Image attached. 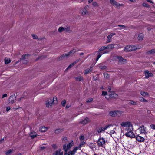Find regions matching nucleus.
<instances>
[{
	"label": "nucleus",
	"mask_w": 155,
	"mask_h": 155,
	"mask_svg": "<svg viewBox=\"0 0 155 155\" xmlns=\"http://www.w3.org/2000/svg\"><path fill=\"white\" fill-rule=\"evenodd\" d=\"M142 46L141 45L140 46L134 45H127L124 48V50L126 52L130 51L135 50L137 49H139Z\"/></svg>",
	"instance_id": "f257e3e1"
},
{
	"label": "nucleus",
	"mask_w": 155,
	"mask_h": 155,
	"mask_svg": "<svg viewBox=\"0 0 155 155\" xmlns=\"http://www.w3.org/2000/svg\"><path fill=\"white\" fill-rule=\"evenodd\" d=\"M120 125L122 127H125L126 131L128 130H130L133 127L131 123L129 121L123 122L120 124Z\"/></svg>",
	"instance_id": "f03ea898"
},
{
	"label": "nucleus",
	"mask_w": 155,
	"mask_h": 155,
	"mask_svg": "<svg viewBox=\"0 0 155 155\" xmlns=\"http://www.w3.org/2000/svg\"><path fill=\"white\" fill-rule=\"evenodd\" d=\"M57 97H51L45 102V104L47 107H49L52 105L53 103L57 102Z\"/></svg>",
	"instance_id": "7ed1b4c3"
},
{
	"label": "nucleus",
	"mask_w": 155,
	"mask_h": 155,
	"mask_svg": "<svg viewBox=\"0 0 155 155\" xmlns=\"http://www.w3.org/2000/svg\"><path fill=\"white\" fill-rule=\"evenodd\" d=\"M74 145L73 141H72L68 143H65L63 145V149L65 151V154L67 153L68 150H69Z\"/></svg>",
	"instance_id": "20e7f679"
},
{
	"label": "nucleus",
	"mask_w": 155,
	"mask_h": 155,
	"mask_svg": "<svg viewBox=\"0 0 155 155\" xmlns=\"http://www.w3.org/2000/svg\"><path fill=\"white\" fill-rule=\"evenodd\" d=\"M97 144L100 147H104L105 144V141L103 137H100L97 140Z\"/></svg>",
	"instance_id": "39448f33"
},
{
	"label": "nucleus",
	"mask_w": 155,
	"mask_h": 155,
	"mask_svg": "<svg viewBox=\"0 0 155 155\" xmlns=\"http://www.w3.org/2000/svg\"><path fill=\"white\" fill-rule=\"evenodd\" d=\"M133 127L132 128V129L130 130H126L127 132L125 133V135L127 137L130 138H134V137L135 134L133 132Z\"/></svg>",
	"instance_id": "423d86ee"
},
{
	"label": "nucleus",
	"mask_w": 155,
	"mask_h": 155,
	"mask_svg": "<svg viewBox=\"0 0 155 155\" xmlns=\"http://www.w3.org/2000/svg\"><path fill=\"white\" fill-rule=\"evenodd\" d=\"M138 130H139L141 133H144L145 134L147 133V131L146 128L143 125L138 128Z\"/></svg>",
	"instance_id": "0eeeda50"
},
{
	"label": "nucleus",
	"mask_w": 155,
	"mask_h": 155,
	"mask_svg": "<svg viewBox=\"0 0 155 155\" xmlns=\"http://www.w3.org/2000/svg\"><path fill=\"white\" fill-rule=\"evenodd\" d=\"M29 55L26 54L23 55L21 58V59L23 60V62L24 64H26L28 61V58L29 57Z\"/></svg>",
	"instance_id": "6e6552de"
},
{
	"label": "nucleus",
	"mask_w": 155,
	"mask_h": 155,
	"mask_svg": "<svg viewBox=\"0 0 155 155\" xmlns=\"http://www.w3.org/2000/svg\"><path fill=\"white\" fill-rule=\"evenodd\" d=\"M110 2L111 4L116 7H118L122 5V4L117 3L114 0H110Z\"/></svg>",
	"instance_id": "1a4fd4ad"
},
{
	"label": "nucleus",
	"mask_w": 155,
	"mask_h": 155,
	"mask_svg": "<svg viewBox=\"0 0 155 155\" xmlns=\"http://www.w3.org/2000/svg\"><path fill=\"white\" fill-rule=\"evenodd\" d=\"M136 140L139 142H143L145 140V138L141 136L137 135L136 136Z\"/></svg>",
	"instance_id": "9d476101"
},
{
	"label": "nucleus",
	"mask_w": 155,
	"mask_h": 155,
	"mask_svg": "<svg viewBox=\"0 0 155 155\" xmlns=\"http://www.w3.org/2000/svg\"><path fill=\"white\" fill-rule=\"evenodd\" d=\"M111 126V125H108L105 126L104 127L100 128L98 129L97 130V132L98 133H100L102 131H104L105 130L107 129V128Z\"/></svg>",
	"instance_id": "9b49d317"
},
{
	"label": "nucleus",
	"mask_w": 155,
	"mask_h": 155,
	"mask_svg": "<svg viewBox=\"0 0 155 155\" xmlns=\"http://www.w3.org/2000/svg\"><path fill=\"white\" fill-rule=\"evenodd\" d=\"M144 74L145 76V78H147L152 77L153 76V74L151 72H149L148 71H144Z\"/></svg>",
	"instance_id": "f8f14e48"
},
{
	"label": "nucleus",
	"mask_w": 155,
	"mask_h": 155,
	"mask_svg": "<svg viewBox=\"0 0 155 155\" xmlns=\"http://www.w3.org/2000/svg\"><path fill=\"white\" fill-rule=\"evenodd\" d=\"M115 35V33H112L109 35L107 37V40L106 41L107 43H109L111 41L112 37Z\"/></svg>",
	"instance_id": "ddd939ff"
},
{
	"label": "nucleus",
	"mask_w": 155,
	"mask_h": 155,
	"mask_svg": "<svg viewBox=\"0 0 155 155\" xmlns=\"http://www.w3.org/2000/svg\"><path fill=\"white\" fill-rule=\"evenodd\" d=\"M63 152L60 149H58L57 150L54 152L53 155H63Z\"/></svg>",
	"instance_id": "4468645a"
},
{
	"label": "nucleus",
	"mask_w": 155,
	"mask_h": 155,
	"mask_svg": "<svg viewBox=\"0 0 155 155\" xmlns=\"http://www.w3.org/2000/svg\"><path fill=\"white\" fill-rule=\"evenodd\" d=\"M49 128L48 127H42L40 128L39 130L40 131L43 132L46 131Z\"/></svg>",
	"instance_id": "2eb2a0df"
},
{
	"label": "nucleus",
	"mask_w": 155,
	"mask_h": 155,
	"mask_svg": "<svg viewBox=\"0 0 155 155\" xmlns=\"http://www.w3.org/2000/svg\"><path fill=\"white\" fill-rule=\"evenodd\" d=\"M89 121V119L87 118H85L83 120L80 121V123H81L83 124H85L87 123Z\"/></svg>",
	"instance_id": "dca6fc26"
},
{
	"label": "nucleus",
	"mask_w": 155,
	"mask_h": 155,
	"mask_svg": "<svg viewBox=\"0 0 155 155\" xmlns=\"http://www.w3.org/2000/svg\"><path fill=\"white\" fill-rule=\"evenodd\" d=\"M117 58L118 59L119 61L121 63H124L126 62V60L124 59L121 57H118Z\"/></svg>",
	"instance_id": "f3484780"
},
{
	"label": "nucleus",
	"mask_w": 155,
	"mask_h": 155,
	"mask_svg": "<svg viewBox=\"0 0 155 155\" xmlns=\"http://www.w3.org/2000/svg\"><path fill=\"white\" fill-rule=\"evenodd\" d=\"M107 52H107L105 51H104L102 52H100V53H99V54H98V56H97V59H96L97 61L100 58L101 56L103 54H105V53H107Z\"/></svg>",
	"instance_id": "a211bd4d"
},
{
	"label": "nucleus",
	"mask_w": 155,
	"mask_h": 155,
	"mask_svg": "<svg viewBox=\"0 0 155 155\" xmlns=\"http://www.w3.org/2000/svg\"><path fill=\"white\" fill-rule=\"evenodd\" d=\"M81 12L83 15H86L87 14V11L85 8L81 9Z\"/></svg>",
	"instance_id": "6ab92c4d"
},
{
	"label": "nucleus",
	"mask_w": 155,
	"mask_h": 155,
	"mask_svg": "<svg viewBox=\"0 0 155 155\" xmlns=\"http://www.w3.org/2000/svg\"><path fill=\"white\" fill-rule=\"evenodd\" d=\"M115 45V44H109L107 46V49H112L114 48Z\"/></svg>",
	"instance_id": "aec40b11"
},
{
	"label": "nucleus",
	"mask_w": 155,
	"mask_h": 155,
	"mask_svg": "<svg viewBox=\"0 0 155 155\" xmlns=\"http://www.w3.org/2000/svg\"><path fill=\"white\" fill-rule=\"evenodd\" d=\"M15 100V97H9V103L12 104Z\"/></svg>",
	"instance_id": "412c9836"
},
{
	"label": "nucleus",
	"mask_w": 155,
	"mask_h": 155,
	"mask_svg": "<svg viewBox=\"0 0 155 155\" xmlns=\"http://www.w3.org/2000/svg\"><path fill=\"white\" fill-rule=\"evenodd\" d=\"M137 38L139 41H141L142 40L143 38V36L142 34H139Z\"/></svg>",
	"instance_id": "4be33fe9"
},
{
	"label": "nucleus",
	"mask_w": 155,
	"mask_h": 155,
	"mask_svg": "<svg viewBox=\"0 0 155 155\" xmlns=\"http://www.w3.org/2000/svg\"><path fill=\"white\" fill-rule=\"evenodd\" d=\"M141 94L143 96L148 97L149 96L148 94L145 92H141Z\"/></svg>",
	"instance_id": "5701e85b"
},
{
	"label": "nucleus",
	"mask_w": 155,
	"mask_h": 155,
	"mask_svg": "<svg viewBox=\"0 0 155 155\" xmlns=\"http://www.w3.org/2000/svg\"><path fill=\"white\" fill-rule=\"evenodd\" d=\"M79 139L81 141H86V140H87L85 138L84 136L83 135L80 136L79 137Z\"/></svg>",
	"instance_id": "b1692460"
},
{
	"label": "nucleus",
	"mask_w": 155,
	"mask_h": 155,
	"mask_svg": "<svg viewBox=\"0 0 155 155\" xmlns=\"http://www.w3.org/2000/svg\"><path fill=\"white\" fill-rule=\"evenodd\" d=\"M92 70V67H91L89 68L86 70L85 71V74H87L89 73Z\"/></svg>",
	"instance_id": "393cba45"
},
{
	"label": "nucleus",
	"mask_w": 155,
	"mask_h": 155,
	"mask_svg": "<svg viewBox=\"0 0 155 155\" xmlns=\"http://www.w3.org/2000/svg\"><path fill=\"white\" fill-rule=\"evenodd\" d=\"M110 115L112 117H114L116 116V111H112L110 112Z\"/></svg>",
	"instance_id": "a878e982"
},
{
	"label": "nucleus",
	"mask_w": 155,
	"mask_h": 155,
	"mask_svg": "<svg viewBox=\"0 0 155 155\" xmlns=\"http://www.w3.org/2000/svg\"><path fill=\"white\" fill-rule=\"evenodd\" d=\"M76 51V50L75 49H73L71 51L69 52L68 53L69 54V55L71 56Z\"/></svg>",
	"instance_id": "bb28decb"
},
{
	"label": "nucleus",
	"mask_w": 155,
	"mask_h": 155,
	"mask_svg": "<svg viewBox=\"0 0 155 155\" xmlns=\"http://www.w3.org/2000/svg\"><path fill=\"white\" fill-rule=\"evenodd\" d=\"M78 149H79V147H74L73 148V150L71 151H72L73 153L75 154V153H76Z\"/></svg>",
	"instance_id": "cd10ccee"
},
{
	"label": "nucleus",
	"mask_w": 155,
	"mask_h": 155,
	"mask_svg": "<svg viewBox=\"0 0 155 155\" xmlns=\"http://www.w3.org/2000/svg\"><path fill=\"white\" fill-rule=\"evenodd\" d=\"M86 144V143L84 141H81V143L79 145L78 147L79 148H80L82 147L84 145Z\"/></svg>",
	"instance_id": "c85d7f7f"
},
{
	"label": "nucleus",
	"mask_w": 155,
	"mask_h": 155,
	"mask_svg": "<svg viewBox=\"0 0 155 155\" xmlns=\"http://www.w3.org/2000/svg\"><path fill=\"white\" fill-rule=\"evenodd\" d=\"M10 61H11L10 59L6 58L5 59V62L6 64H7L9 63Z\"/></svg>",
	"instance_id": "c756f323"
},
{
	"label": "nucleus",
	"mask_w": 155,
	"mask_h": 155,
	"mask_svg": "<svg viewBox=\"0 0 155 155\" xmlns=\"http://www.w3.org/2000/svg\"><path fill=\"white\" fill-rule=\"evenodd\" d=\"M31 35H32V36L33 38H34V39H37L39 40H40L41 39V38H38L37 35L35 34H32Z\"/></svg>",
	"instance_id": "7c9ffc66"
},
{
	"label": "nucleus",
	"mask_w": 155,
	"mask_h": 155,
	"mask_svg": "<svg viewBox=\"0 0 155 155\" xmlns=\"http://www.w3.org/2000/svg\"><path fill=\"white\" fill-rule=\"evenodd\" d=\"M129 103L131 104L134 105H136L137 104L136 102L132 100L129 101Z\"/></svg>",
	"instance_id": "2f4dec72"
},
{
	"label": "nucleus",
	"mask_w": 155,
	"mask_h": 155,
	"mask_svg": "<svg viewBox=\"0 0 155 155\" xmlns=\"http://www.w3.org/2000/svg\"><path fill=\"white\" fill-rule=\"evenodd\" d=\"M12 152V151L11 150H9L5 151V153L6 155H9Z\"/></svg>",
	"instance_id": "473e14b6"
},
{
	"label": "nucleus",
	"mask_w": 155,
	"mask_h": 155,
	"mask_svg": "<svg viewBox=\"0 0 155 155\" xmlns=\"http://www.w3.org/2000/svg\"><path fill=\"white\" fill-rule=\"evenodd\" d=\"M77 62H76V61H75V62H74L73 63H72L67 68V69H66V70H68V69H69V68H70L71 67H72V66H74V65L75 64H76V63H77Z\"/></svg>",
	"instance_id": "72a5a7b5"
},
{
	"label": "nucleus",
	"mask_w": 155,
	"mask_h": 155,
	"mask_svg": "<svg viewBox=\"0 0 155 155\" xmlns=\"http://www.w3.org/2000/svg\"><path fill=\"white\" fill-rule=\"evenodd\" d=\"M116 116H117L118 117H119L120 116L122 112L120 111H116Z\"/></svg>",
	"instance_id": "f704fd0d"
},
{
	"label": "nucleus",
	"mask_w": 155,
	"mask_h": 155,
	"mask_svg": "<svg viewBox=\"0 0 155 155\" xmlns=\"http://www.w3.org/2000/svg\"><path fill=\"white\" fill-rule=\"evenodd\" d=\"M64 31V28L62 27H60L58 29V31L59 32H61Z\"/></svg>",
	"instance_id": "c9c22d12"
},
{
	"label": "nucleus",
	"mask_w": 155,
	"mask_h": 155,
	"mask_svg": "<svg viewBox=\"0 0 155 155\" xmlns=\"http://www.w3.org/2000/svg\"><path fill=\"white\" fill-rule=\"evenodd\" d=\"M64 28V31L66 32H69L70 31V27L69 26H66Z\"/></svg>",
	"instance_id": "e433bc0d"
},
{
	"label": "nucleus",
	"mask_w": 155,
	"mask_h": 155,
	"mask_svg": "<svg viewBox=\"0 0 155 155\" xmlns=\"http://www.w3.org/2000/svg\"><path fill=\"white\" fill-rule=\"evenodd\" d=\"M99 67H100V68L101 69H105L106 67V66L102 64H101L99 66Z\"/></svg>",
	"instance_id": "4c0bfd02"
},
{
	"label": "nucleus",
	"mask_w": 155,
	"mask_h": 155,
	"mask_svg": "<svg viewBox=\"0 0 155 155\" xmlns=\"http://www.w3.org/2000/svg\"><path fill=\"white\" fill-rule=\"evenodd\" d=\"M76 79L77 81H81L83 80V78L81 76H79L78 77H76L75 78Z\"/></svg>",
	"instance_id": "58836bf2"
},
{
	"label": "nucleus",
	"mask_w": 155,
	"mask_h": 155,
	"mask_svg": "<svg viewBox=\"0 0 155 155\" xmlns=\"http://www.w3.org/2000/svg\"><path fill=\"white\" fill-rule=\"evenodd\" d=\"M107 49V46H103L100 48L99 49V51H103Z\"/></svg>",
	"instance_id": "ea45409f"
},
{
	"label": "nucleus",
	"mask_w": 155,
	"mask_h": 155,
	"mask_svg": "<svg viewBox=\"0 0 155 155\" xmlns=\"http://www.w3.org/2000/svg\"><path fill=\"white\" fill-rule=\"evenodd\" d=\"M110 97H116L117 96V94L114 93H113L112 94H109Z\"/></svg>",
	"instance_id": "a19ab883"
},
{
	"label": "nucleus",
	"mask_w": 155,
	"mask_h": 155,
	"mask_svg": "<svg viewBox=\"0 0 155 155\" xmlns=\"http://www.w3.org/2000/svg\"><path fill=\"white\" fill-rule=\"evenodd\" d=\"M155 53V49L151 50L147 52L148 54H151Z\"/></svg>",
	"instance_id": "79ce46f5"
},
{
	"label": "nucleus",
	"mask_w": 155,
	"mask_h": 155,
	"mask_svg": "<svg viewBox=\"0 0 155 155\" xmlns=\"http://www.w3.org/2000/svg\"><path fill=\"white\" fill-rule=\"evenodd\" d=\"M68 56H69V54L68 53L67 54H63L61 56V58H64L66 57H68Z\"/></svg>",
	"instance_id": "37998d69"
},
{
	"label": "nucleus",
	"mask_w": 155,
	"mask_h": 155,
	"mask_svg": "<svg viewBox=\"0 0 155 155\" xmlns=\"http://www.w3.org/2000/svg\"><path fill=\"white\" fill-rule=\"evenodd\" d=\"M104 78H108L109 77V75L107 73H104Z\"/></svg>",
	"instance_id": "c03bdc74"
},
{
	"label": "nucleus",
	"mask_w": 155,
	"mask_h": 155,
	"mask_svg": "<svg viewBox=\"0 0 155 155\" xmlns=\"http://www.w3.org/2000/svg\"><path fill=\"white\" fill-rule=\"evenodd\" d=\"M92 5L94 7H98L99 6L98 3L96 2H93L92 3Z\"/></svg>",
	"instance_id": "a18cd8bd"
},
{
	"label": "nucleus",
	"mask_w": 155,
	"mask_h": 155,
	"mask_svg": "<svg viewBox=\"0 0 155 155\" xmlns=\"http://www.w3.org/2000/svg\"><path fill=\"white\" fill-rule=\"evenodd\" d=\"M115 45H117V47H116L117 48H121L123 47V46L120 44H115Z\"/></svg>",
	"instance_id": "49530a36"
},
{
	"label": "nucleus",
	"mask_w": 155,
	"mask_h": 155,
	"mask_svg": "<svg viewBox=\"0 0 155 155\" xmlns=\"http://www.w3.org/2000/svg\"><path fill=\"white\" fill-rule=\"evenodd\" d=\"M62 130L61 129H56V130H55V132L56 134H58L59 133L61 132V131Z\"/></svg>",
	"instance_id": "de8ad7c7"
},
{
	"label": "nucleus",
	"mask_w": 155,
	"mask_h": 155,
	"mask_svg": "<svg viewBox=\"0 0 155 155\" xmlns=\"http://www.w3.org/2000/svg\"><path fill=\"white\" fill-rule=\"evenodd\" d=\"M17 96V93H16L15 94V93H12L10 97H16Z\"/></svg>",
	"instance_id": "09e8293b"
},
{
	"label": "nucleus",
	"mask_w": 155,
	"mask_h": 155,
	"mask_svg": "<svg viewBox=\"0 0 155 155\" xmlns=\"http://www.w3.org/2000/svg\"><path fill=\"white\" fill-rule=\"evenodd\" d=\"M66 101L65 100H63L61 102V104L63 106H64L65 105Z\"/></svg>",
	"instance_id": "8fccbe9b"
},
{
	"label": "nucleus",
	"mask_w": 155,
	"mask_h": 155,
	"mask_svg": "<svg viewBox=\"0 0 155 155\" xmlns=\"http://www.w3.org/2000/svg\"><path fill=\"white\" fill-rule=\"evenodd\" d=\"M141 99H140V100L141 101H143L144 102H147V101L144 99V97H140Z\"/></svg>",
	"instance_id": "3c124183"
},
{
	"label": "nucleus",
	"mask_w": 155,
	"mask_h": 155,
	"mask_svg": "<svg viewBox=\"0 0 155 155\" xmlns=\"http://www.w3.org/2000/svg\"><path fill=\"white\" fill-rule=\"evenodd\" d=\"M93 100V99L92 97H90L88 99H87L86 101L87 102H89Z\"/></svg>",
	"instance_id": "603ef678"
},
{
	"label": "nucleus",
	"mask_w": 155,
	"mask_h": 155,
	"mask_svg": "<svg viewBox=\"0 0 155 155\" xmlns=\"http://www.w3.org/2000/svg\"><path fill=\"white\" fill-rule=\"evenodd\" d=\"M31 137L32 138H34L36 136V134L35 133H34V134H31L30 135Z\"/></svg>",
	"instance_id": "864d4df0"
},
{
	"label": "nucleus",
	"mask_w": 155,
	"mask_h": 155,
	"mask_svg": "<svg viewBox=\"0 0 155 155\" xmlns=\"http://www.w3.org/2000/svg\"><path fill=\"white\" fill-rule=\"evenodd\" d=\"M143 6L146 7H149V5L146 3H143Z\"/></svg>",
	"instance_id": "5fc2aeb1"
},
{
	"label": "nucleus",
	"mask_w": 155,
	"mask_h": 155,
	"mask_svg": "<svg viewBox=\"0 0 155 155\" xmlns=\"http://www.w3.org/2000/svg\"><path fill=\"white\" fill-rule=\"evenodd\" d=\"M74 154L73 153L72 151H69L68 153V155H73Z\"/></svg>",
	"instance_id": "6e6d98bb"
},
{
	"label": "nucleus",
	"mask_w": 155,
	"mask_h": 155,
	"mask_svg": "<svg viewBox=\"0 0 155 155\" xmlns=\"http://www.w3.org/2000/svg\"><path fill=\"white\" fill-rule=\"evenodd\" d=\"M107 92L106 91H102V95L103 96H105L107 95Z\"/></svg>",
	"instance_id": "4d7b16f0"
},
{
	"label": "nucleus",
	"mask_w": 155,
	"mask_h": 155,
	"mask_svg": "<svg viewBox=\"0 0 155 155\" xmlns=\"http://www.w3.org/2000/svg\"><path fill=\"white\" fill-rule=\"evenodd\" d=\"M62 140L63 141H65V142H66L67 141V139L66 137H63L62 138Z\"/></svg>",
	"instance_id": "13d9d810"
},
{
	"label": "nucleus",
	"mask_w": 155,
	"mask_h": 155,
	"mask_svg": "<svg viewBox=\"0 0 155 155\" xmlns=\"http://www.w3.org/2000/svg\"><path fill=\"white\" fill-rule=\"evenodd\" d=\"M52 147L54 149H56L58 147L55 144H54L52 145Z\"/></svg>",
	"instance_id": "bf43d9fd"
},
{
	"label": "nucleus",
	"mask_w": 155,
	"mask_h": 155,
	"mask_svg": "<svg viewBox=\"0 0 155 155\" xmlns=\"http://www.w3.org/2000/svg\"><path fill=\"white\" fill-rule=\"evenodd\" d=\"M151 128L153 129H155V125L152 124L150 125Z\"/></svg>",
	"instance_id": "052dcab7"
},
{
	"label": "nucleus",
	"mask_w": 155,
	"mask_h": 155,
	"mask_svg": "<svg viewBox=\"0 0 155 155\" xmlns=\"http://www.w3.org/2000/svg\"><path fill=\"white\" fill-rule=\"evenodd\" d=\"M114 133H115V131L114 130H111L110 132V133L109 134H114Z\"/></svg>",
	"instance_id": "680f3d73"
},
{
	"label": "nucleus",
	"mask_w": 155,
	"mask_h": 155,
	"mask_svg": "<svg viewBox=\"0 0 155 155\" xmlns=\"http://www.w3.org/2000/svg\"><path fill=\"white\" fill-rule=\"evenodd\" d=\"M10 107H7L6 108V111H9L10 110Z\"/></svg>",
	"instance_id": "e2e57ef3"
},
{
	"label": "nucleus",
	"mask_w": 155,
	"mask_h": 155,
	"mask_svg": "<svg viewBox=\"0 0 155 155\" xmlns=\"http://www.w3.org/2000/svg\"><path fill=\"white\" fill-rule=\"evenodd\" d=\"M118 26L119 27H122L123 28H125V26L124 25H118Z\"/></svg>",
	"instance_id": "0e129e2a"
},
{
	"label": "nucleus",
	"mask_w": 155,
	"mask_h": 155,
	"mask_svg": "<svg viewBox=\"0 0 155 155\" xmlns=\"http://www.w3.org/2000/svg\"><path fill=\"white\" fill-rule=\"evenodd\" d=\"M4 141V139H2L0 140V144H1V143H2Z\"/></svg>",
	"instance_id": "69168bd1"
},
{
	"label": "nucleus",
	"mask_w": 155,
	"mask_h": 155,
	"mask_svg": "<svg viewBox=\"0 0 155 155\" xmlns=\"http://www.w3.org/2000/svg\"><path fill=\"white\" fill-rule=\"evenodd\" d=\"M147 1L150 2V3H153V1H152L151 0H146Z\"/></svg>",
	"instance_id": "338daca9"
},
{
	"label": "nucleus",
	"mask_w": 155,
	"mask_h": 155,
	"mask_svg": "<svg viewBox=\"0 0 155 155\" xmlns=\"http://www.w3.org/2000/svg\"><path fill=\"white\" fill-rule=\"evenodd\" d=\"M7 95L6 94H5L3 95L2 97H7Z\"/></svg>",
	"instance_id": "774afa93"
}]
</instances>
